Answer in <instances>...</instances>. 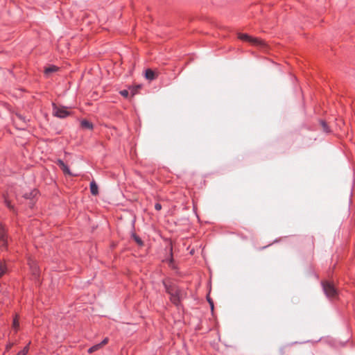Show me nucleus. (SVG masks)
Instances as JSON below:
<instances>
[{
	"label": "nucleus",
	"mask_w": 355,
	"mask_h": 355,
	"mask_svg": "<svg viewBox=\"0 0 355 355\" xmlns=\"http://www.w3.org/2000/svg\"><path fill=\"white\" fill-rule=\"evenodd\" d=\"M322 290L328 298H333L337 295V290L334 286L329 282H322Z\"/></svg>",
	"instance_id": "1"
},
{
	"label": "nucleus",
	"mask_w": 355,
	"mask_h": 355,
	"mask_svg": "<svg viewBox=\"0 0 355 355\" xmlns=\"http://www.w3.org/2000/svg\"><path fill=\"white\" fill-rule=\"evenodd\" d=\"M239 38L241 40L249 42L255 46L264 47L266 45L265 42L263 40H259L257 38L252 37L250 35H248V34L240 33L239 35Z\"/></svg>",
	"instance_id": "2"
},
{
	"label": "nucleus",
	"mask_w": 355,
	"mask_h": 355,
	"mask_svg": "<svg viewBox=\"0 0 355 355\" xmlns=\"http://www.w3.org/2000/svg\"><path fill=\"white\" fill-rule=\"evenodd\" d=\"M169 295L171 302L177 307H179L183 298V293L182 290L180 288L174 290V291H173V293H171Z\"/></svg>",
	"instance_id": "3"
},
{
	"label": "nucleus",
	"mask_w": 355,
	"mask_h": 355,
	"mask_svg": "<svg viewBox=\"0 0 355 355\" xmlns=\"http://www.w3.org/2000/svg\"><path fill=\"white\" fill-rule=\"evenodd\" d=\"M52 106L53 115L58 118L64 119L70 114L65 107H58L55 103H53Z\"/></svg>",
	"instance_id": "4"
},
{
	"label": "nucleus",
	"mask_w": 355,
	"mask_h": 355,
	"mask_svg": "<svg viewBox=\"0 0 355 355\" xmlns=\"http://www.w3.org/2000/svg\"><path fill=\"white\" fill-rule=\"evenodd\" d=\"M8 245V236L4 227L0 224V247L6 248Z\"/></svg>",
	"instance_id": "5"
},
{
	"label": "nucleus",
	"mask_w": 355,
	"mask_h": 355,
	"mask_svg": "<svg viewBox=\"0 0 355 355\" xmlns=\"http://www.w3.org/2000/svg\"><path fill=\"white\" fill-rule=\"evenodd\" d=\"M144 76H145V78L147 80H153L157 77V76H156L155 73L154 72V71H153L150 69H147L145 71V75Z\"/></svg>",
	"instance_id": "6"
},
{
	"label": "nucleus",
	"mask_w": 355,
	"mask_h": 355,
	"mask_svg": "<svg viewBox=\"0 0 355 355\" xmlns=\"http://www.w3.org/2000/svg\"><path fill=\"white\" fill-rule=\"evenodd\" d=\"M90 192L93 196H96L98 194V185L94 180L90 182Z\"/></svg>",
	"instance_id": "7"
},
{
	"label": "nucleus",
	"mask_w": 355,
	"mask_h": 355,
	"mask_svg": "<svg viewBox=\"0 0 355 355\" xmlns=\"http://www.w3.org/2000/svg\"><path fill=\"white\" fill-rule=\"evenodd\" d=\"M81 127L87 130H92L94 128L93 124L87 119H83L80 122Z\"/></svg>",
	"instance_id": "8"
},
{
	"label": "nucleus",
	"mask_w": 355,
	"mask_h": 355,
	"mask_svg": "<svg viewBox=\"0 0 355 355\" xmlns=\"http://www.w3.org/2000/svg\"><path fill=\"white\" fill-rule=\"evenodd\" d=\"M163 285L164 286L166 292L170 295L174 290L178 289V287L174 286L173 285L168 284L165 282H163Z\"/></svg>",
	"instance_id": "9"
},
{
	"label": "nucleus",
	"mask_w": 355,
	"mask_h": 355,
	"mask_svg": "<svg viewBox=\"0 0 355 355\" xmlns=\"http://www.w3.org/2000/svg\"><path fill=\"white\" fill-rule=\"evenodd\" d=\"M58 67L55 65H50L45 68L44 73L46 76H49L51 73L55 72L58 70Z\"/></svg>",
	"instance_id": "10"
},
{
	"label": "nucleus",
	"mask_w": 355,
	"mask_h": 355,
	"mask_svg": "<svg viewBox=\"0 0 355 355\" xmlns=\"http://www.w3.org/2000/svg\"><path fill=\"white\" fill-rule=\"evenodd\" d=\"M37 193H38V191L37 190L34 189L30 192L25 193L23 196L26 199L32 200L37 196Z\"/></svg>",
	"instance_id": "11"
},
{
	"label": "nucleus",
	"mask_w": 355,
	"mask_h": 355,
	"mask_svg": "<svg viewBox=\"0 0 355 355\" xmlns=\"http://www.w3.org/2000/svg\"><path fill=\"white\" fill-rule=\"evenodd\" d=\"M29 265L31 267V269L33 272V274L37 277L39 275V268L35 263L33 261L29 262Z\"/></svg>",
	"instance_id": "12"
},
{
	"label": "nucleus",
	"mask_w": 355,
	"mask_h": 355,
	"mask_svg": "<svg viewBox=\"0 0 355 355\" xmlns=\"http://www.w3.org/2000/svg\"><path fill=\"white\" fill-rule=\"evenodd\" d=\"M132 238L135 240V241L139 245V246H142L144 245V242L143 241L141 240V239L137 236L135 233H132V235H131Z\"/></svg>",
	"instance_id": "13"
},
{
	"label": "nucleus",
	"mask_w": 355,
	"mask_h": 355,
	"mask_svg": "<svg viewBox=\"0 0 355 355\" xmlns=\"http://www.w3.org/2000/svg\"><path fill=\"white\" fill-rule=\"evenodd\" d=\"M7 272V266L3 263H0V277L4 275Z\"/></svg>",
	"instance_id": "14"
},
{
	"label": "nucleus",
	"mask_w": 355,
	"mask_h": 355,
	"mask_svg": "<svg viewBox=\"0 0 355 355\" xmlns=\"http://www.w3.org/2000/svg\"><path fill=\"white\" fill-rule=\"evenodd\" d=\"M101 349V347H100V345L98 344H96L94 345H93L92 347H89L87 350L88 353L91 354V353H93L98 349Z\"/></svg>",
	"instance_id": "15"
},
{
	"label": "nucleus",
	"mask_w": 355,
	"mask_h": 355,
	"mask_svg": "<svg viewBox=\"0 0 355 355\" xmlns=\"http://www.w3.org/2000/svg\"><path fill=\"white\" fill-rule=\"evenodd\" d=\"M61 169L65 175H73L69 166L67 164H65L63 167H62Z\"/></svg>",
	"instance_id": "16"
},
{
	"label": "nucleus",
	"mask_w": 355,
	"mask_h": 355,
	"mask_svg": "<svg viewBox=\"0 0 355 355\" xmlns=\"http://www.w3.org/2000/svg\"><path fill=\"white\" fill-rule=\"evenodd\" d=\"M4 203L6 205V206L11 211H15V208H14V206L11 204L10 201L7 199V198H5L4 199Z\"/></svg>",
	"instance_id": "17"
},
{
	"label": "nucleus",
	"mask_w": 355,
	"mask_h": 355,
	"mask_svg": "<svg viewBox=\"0 0 355 355\" xmlns=\"http://www.w3.org/2000/svg\"><path fill=\"white\" fill-rule=\"evenodd\" d=\"M320 124L323 128V130L326 132H329L330 130L327 124V123L324 121H321Z\"/></svg>",
	"instance_id": "18"
},
{
	"label": "nucleus",
	"mask_w": 355,
	"mask_h": 355,
	"mask_svg": "<svg viewBox=\"0 0 355 355\" xmlns=\"http://www.w3.org/2000/svg\"><path fill=\"white\" fill-rule=\"evenodd\" d=\"M28 352V345L24 347V349L19 351L16 355H26Z\"/></svg>",
	"instance_id": "19"
},
{
	"label": "nucleus",
	"mask_w": 355,
	"mask_h": 355,
	"mask_svg": "<svg viewBox=\"0 0 355 355\" xmlns=\"http://www.w3.org/2000/svg\"><path fill=\"white\" fill-rule=\"evenodd\" d=\"M119 93L122 96L125 98H127L129 95V92L127 89L121 90Z\"/></svg>",
	"instance_id": "20"
},
{
	"label": "nucleus",
	"mask_w": 355,
	"mask_h": 355,
	"mask_svg": "<svg viewBox=\"0 0 355 355\" xmlns=\"http://www.w3.org/2000/svg\"><path fill=\"white\" fill-rule=\"evenodd\" d=\"M108 343V338H105L98 345H100L101 348L103 347L105 345H106Z\"/></svg>",
	"instance_id": "21"
},
{
	"label": "nucleus",
	"mask_w": 355,
	"mask_h": 355,
	"mask_svg": "<svg viewBox=\"0 0 355 355\" xmlns=\"http://www.w3.org/2000/svg\"><path fill=\"white\" fill-rule=\"evenodd\" d=\"M12 325H13V327H14L15 329H17V328L19 327V322H18L17 318H15V319L13 320Z\"/></svg>",
	"instance_id": "22"
},
{
	"label": "nucleus",
	"mask_w": 355,
	"mask_h": 355,
	"mask_svg": "<svg viewBox=\"0 0 355 355\" xmlns=\"http://www.w3.org/2000/svg\"><path fill=\"white\" fill-rule=\"evenodd\" d=\"M57 164L59 166V167L61 168L63 167L66 164L62 160V159H58Z\"/></svg>",
	"instance_id": "23"
},
{
	"label": "nucleus",
	"mask_w": 355,
	"mask_h": 355,
	"mask_svg": "<svg viewBox=\"0 0 355 355\" xmlns=\"http://www.w3.org/2000/svg\"><path fill=\"white\" fill-rule=\"evenodd\" d=\"M57 164L59 166V167L61 168L63 167L66 164L62 160V159H58Z\"/></svg>",
	"instance_id": "24"
},
{
	"label": "nucleus",
	"mask_w": 355,
	"mask_h": 355,
	"mask_svg": "<svg viewBox=\"0 0 355 355\" xmlns=\"http://www.w3.org/2000/svg\"><path fill=\"white\" fill-rule=\"evenodd\" d=\"M207 301L210 305L211 311H213L214 310V302H213L212 300L210 299L209 297H207Z\"/></svg>",
	"instance_id": "25"
},
{
	"label": "nucleus",
	"mask_w": 355,
	"mask_h": 355,
	"mask_svg": "<svg viewBox=\"0 0 355 355\" xmlns=\"http://www.w3.org/2000/svg\"><path fill=\"white\" fill-rule=\"evenodd\" d=\"M155 209L157 211L160 210L162 209V205L159 203H156L155 205Z\"/></svg>",
	"instance_id": "26"
},
{
	"label": "nucleus",
	"mask_w": 355,
	"mask_h": 355,
	"mask_svg": "<svg viewBox=\"0 0 355 355\" xmlns=\"http://www.w3.org/2000/svg\"><path fill=\"white\" fill-rule=\"evenodd\" d=\"M18 116L21 120L25 121V118L23 117L21 115H18Z\"/></svg>",
	"instance_id": "27"
},
{
	"label": "nucleus",
	"mask_w": 355,
	"mask_h": 355,
	"mask_svg": "<svg viewBox=\"0 0 355 355\" xmlns=\"http://www.w3.org/2000/svg\"><path fill=\"white\" fill-rule=\"evenodd\" d=\"M11 346H12V344H9V345L7 346V348H10V347H11Z\"/></svg>",
	"instance_id": "28"
}]
</instances>
